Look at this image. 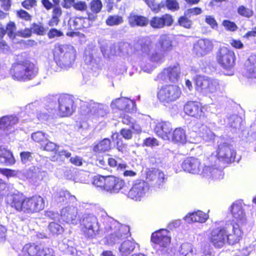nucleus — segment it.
I'll use <instances>...</instances> for the list:
<instances>
[{
  "mask_svg": "<svg viewBox=\"0 0 256 256\" xmlns=\"http://www.w3.org/2000/svg\"><path fill=\"white\" fill-rule=\"evenodd\" d=\"M7 202L16 212L24 214L39 212L45 207L44 198L36 194L27 197L22 192L14 193L9 196Z\"/></svg>",
  "mask_w": 256,
  "mask_h": 256,
  "instance_id": "f257e3e1",
  "label": "nucleus"
},
{
  "mask_svg": "<svg viewBox=\"0 0 256 256\" xmlns=\"http://www.w3.org/2000/svg\"><path fill=\"white\" fill-rule=\"evenodd\" d=\"M52 58L56 65L64 70L74 65L77 56L76 49L70 44L56 43L52 50Z\"/></svg>",
  "mask_w": 256,
  "mask_h": 256,
  "instance_id": "f03ea898",
  "label": "nucleus"
},
{
  "mask_svg": "<svg viewBox=\"0 0 256 256\" xmlns=\"http://www.w3.org/2000/svg\"><path fill=\"white\" fill-rule=\"evenodd\" d=\"M229 224L224 226H220L212 229L208 237L209 241L216 247L220 248L224 246L226 241L230 245H234L240 242L243 236L242 230L233 229L231 234H228V228Z\"/></svg>",
  "mask_w": 256,
  "mask_h": 256,
  "instance_id": "7ed1b4c3",
  "label": "nucleus"
},
{
  "mask_svg": "<svg viewBox=\"0 0 256 256\" xmlns=\"http://www.w3.org/2000/svg\"><path fill=\"white\" fill-rule=\"evenodd\" d=\"M36 65L27 58L18 60L12 64L10 70L12 78L16 80H31L38 73Z\"/></svg>",
  "mask_w": 256,
  "mask_h": 256,
  "instance_id": "20e7f679",
  "label": "nucleus"
},
{
  "mask_svg": "<svg viewBox=\"0 0 256 256\" xmlns=\"http://www.w3.org/2000/svg\"><path fill=\"white\" fill-rule=\"evenodd\" d=\"M216 60L218 64L226 70H233L236 65V56L234 52L226 47H220L216 52Z\"/></svg>",
  "mask_w": 256,
  "mask_h": 256,
  "instance_id": "39448f33",
  "label": "nucleus"
},
{
  "mask_svg": "<svg viewBox=\"0 0 256 256\" xmlns=\"http://www.w3.org/2000/svg\"><path fill=\"white\" fill-rule=\"evenodd\" d=\"M182 94L180 87L174 84L162 86L157 92V98L160 102L170 104L178 99Z\"/></svg>",
  "mask_w": 256,
  "mask_h": 256,
  "instance_id": "423d86ee",
  "label": "nucleus"
},
{
  "mask_svg": "<svg viewBox=\"0 0 256 256\" xmlns=\"http://www.w3.org/2000/svg\"><path fill=\"white\" fill-rule=\"evenodd\" d=\"M24 256H56L54 250L42 242L26 244L22 249Z\"/></svg>",
  "mask_w": 256,
  "mask_h": 256,
  "instance_id": "0eeeda50",
  "label": "nucleus"
},
{
  "mask_svg": "<svg viewBox=\"0 0 256 256\" xmlns=\"http://www.w3.org/2000/svg\"><path fill=\"white\" fill-rule=\"evenodd\" d=\"M81 232L86 238H96L100 228L97 218L94 214H86L82 220Z\"/></svg>",
  "mask_w": 256,
  "mask_h": 256,
  "instance_id": "6e6552de",
  "label": "nucleus"
},
{
  "mask_svg": "<svg viewBox=\"0 0 256 256\" xmlns=\"http://www.w3.org/2000/svg\"><path fill=\"white\" fill-rule=\"evenodd\" d=\"M58 114L60 118L69 117L76 110V104L72 96L68 94H62L58 98Z\"/></svg>",
  "mask_w": 256,
  "mask_h": 256,
  "instance_id": "1a4fd4ad",
  "label": "nucleus"
},
{
  "mask_svg": "<svg viewBox=\"0 0 256 256\" xmlns=\"http://www.w3.org/2000/svg\"><path fill=\"white\" fill-rule=\"evenodd\" d=\"M230 210L232 216V220L230 221V226L234 230H242L240 225L243 224L246 220L242 204L238 202H233L230 207Z\"/></svg>",
  "mask_w": 256,
  "mask_h": 256,
  "instance_id": "9d476101",
  "label": "nucleus"
},
{
  "mask_svg": "<svg viewBox=\"0 0 256 256\" xmlns=\"http://www.w3.org/2000/svg\"><path fill=\"white\" fill-rule=\"evenodd\" d=\"M181 68L178 63L165 68L156 76L155 80L160 82L165 81L166 78L169 81L178 82L180 77Z\"/></svg>",
  "mask_w": 256,
  "mask_h": 256,
  "instance_id": "9b49d317",
  "label": "nucleus"
},
{
  "mask_svg": "<svg viewBox=\"0 0 256 256\" xmlns=\"http://www.w3.org/2000/svg\"><path fill=\"white\" fill-rule=\"evenodd\" d=\"M216 156L220 161L230 164L234 161L236 152L231 144L223 142L218 146Z\"/></svg>",
  "mask_w": 256,
  "mask_h": 256,
  "instance_id": "f8f14e48",
  "label": "nucleus"
},
{
  "mask_svg": "<svg viewBox=\"0 0 256 256\" xmlns=\"http://www.w3.org/2000/svg\"><path fill=\"white\" fill-rule=\"evenodd\" d=\"M149 190L148 184L144 180H136L128 193V197L135 201H140Z\"/></svg>",
  "mask_w": 256,
  "mask_h": 256,
  "instance_id": "ddd939ff",
  "label": "nucleus"
},
{
  "mask_svg": "<svg viewBox=\"0 0 256 256\" xmlns=\"http://www.w3.org/2000/svg\"><path fill=\"white\" fill-rule=\"evenodd\" d=\"M110 106L113 110L130 112L136 108V104L135 102L130 98L120 97L113 100Z\"/></svg>",
  "mask_w": 256,
  "mask_h": 256,
  "instance_id": "4468645a",
  "label": "nucleus"
},
{
  "mask_svg": "<svg viewBox=\"0 0 256 256\" xmlns=\"http://www.w3.org/2000/svg\"><path fill=\"white\" fill-rule=\"evenodd\" d=\"M204 110L202 104L197 101H188L184 107L186 114L197 119L206 117Z\"/></svg>",
  "mask_w": 256,
  "mask_h": 256,
  "instance_id": "2eb2a0df",
  "label": "nucleus"
},
{
  "mask_svg": "<svg viewBox=\"0 0 256 256\" xmlns=\"http://www.w3.org/2000/svg\"><path fill=\"white\" fill-rule=\"evenodd\" d=\"M174 22V19L172 16L166 13L152 17L149 20L148 24L153 29L158 30L166 26H170L173 24Z\"/></svg>",
  "mask_w": 256,
  "mask_h": 256,
  "instance_id": "dca6fc26",
  "label": "nucleus"
},
{
  "mask_svg": "<svg viewBox=\"0 0 256 256\" xmlns=\"http://www.w3.org/2000/svg\"><path fill=\"white\" fill-rule=\"evenodd\" d=\"M214 49L212 40L208 38L198 40L194 45L192 52L198 57L204 56Z\"/></svg>",
  "mask_w": 256,
  "mask_h": 256,
  "instance_id": "f3484780",
  "label": "nucleus"
},
{
  "mask_svg": "<svg viewBox=\"0 0 256 256\" xmlns=\"http://www.w3.org/2000/svg\"><path fill=\"white\" fill-rule=\"evenodd\" d=\"M181 166L185 172L197 174L202 168V160L193 156L188 157L184 160Z\"/></svg>",
  "mask_w": 256,
  "mask_h": 256,
  "instance_id": "a211bd4d",
  "label": "nucleus"
},
{
  "mask_svg": "<svg viewBox=\"0 0 256 256\" xmlns=\"http://www.w3.org/2000/svg\"><path fill=\"white\" fill-rule=\"evenodd\" d=\"M106 191L110 193L117 194L126 186L124 180L112 175L108 176Z\"/></svg>",
  "mask_w": 256,
  "mask_h": 256,
  "instance_id": "6ab92c4d",
  "label": "nucleus"
},
{
  "mask_svg": "<svg viewBox=\"0 0 256 256\" xmlns=\"http://www.w3.org/2000/svg\"><path fill=\"white\" fill-rule=\"evenodd\" d=\"M146 179L154 186H160L166 182L167 177L162 172L154 169L147 172Z\"/></svg>",
  "mask_w": 256,
  "mask_h": 256,
  "instance_id": "aec40b11",
  "label": "nucleus"
},
{
  "mask_svg": "<svg viewBox=\"0 0 256 256\" xmlns=\"http://www.w3.org/2000/svg\"><path fill=\"white\" fill-rule=\"evenodd\" d=\"M156 50L163 53H166L173 50L172 40L168 34H162L155 44Z\"/></svg>",
  "mask_w": 256,
  "mask_h": 256,
  "instance_id": "412c9836",
  "label": "nucleus"
},
{
  "mask_svg": "<svg viewBox=\"0 0 256 256\" xmlns=\"http://www.w3.org/2000/svg\"><path fill=\"white\" fill-rule=\"evenodd\" d=\"M164 232H167V230H160L153 232L150 237L151 242L161 248H166L170 244V237L168 236Z\"/></svg>",
  "mask_w": 256,
  "mask_h": 256,
  "instance_id": "4be33fe9",
  "label": "nucleus"
},
{
  "mask_svg": "<svg viewBox=\"0 0 256 256\" xmlns=\"http://www.w3.org/2000/svg\"><path fill=\"white\" fill-rule=\"evenodd\" d=\"M94 20L90 16H75L72 20H70L72 22L70 26L74 30H82L90 28L92 26V22Z\"/></svg>",
  "mask_w": 256,
  "mask_h": 256,
  "instance_id": "5701e85b",
  "label": "nucleus"
},
{
  "mask_svg": "<svg viewBox=\"0 0 256 256\" xmlns=\"http://www.w3.org/2000/svg\"><path fill=\"white\" fill-rule=\"evenodd\" d=\"M172 125L167 121L158 122L154 128L156 134L164 140H170V136L172 130Z\"/></svg>",
  "mask_w": 256,
  "mask_h": 256,
  "instance_id": "b1692460",
  "label": "nucleus"
},
{
  "mask_svg": "<svg viewBox=\"0 0 256 256\" xmlns=\"http://www.w3.org/2000/svg\"><path fill=\"white\" fill-rule=\"evenodd\" d=\"M127 19L128 24L131 28L145 27L148 26L149 22L146 16L134 12H130Z\"/></svg>",
  "mask_w": 256,
  "mask_h": 256,
  "instance_id": "393cba45",
  "label": "nucleus"
},
{
  "mask_svg": "<svg viewBox=\"0 0 256 256\" xmlns=\"http://www.w3.org/2000/svg\"><path fill=\"white\" fill-rule=\"evenodd\" d=\"M54 8L52 10V16L48 21V24L50 26L53 27L58 24L60 18L62 14V10L60 6V0H52Z\"/></svg>",
  "mask_w": 256,
  "mask_h": 256,
  "instance_id": "a878e982",
  "label": "nucleus"
},
{
  "mask_svg": "<svg viewBox=\"0 0 256 256\" xmlns=\"http://www.w3.org/2000/svg\"><path fill=\"white\" fill-rule=\"evenodd\" d=\"M113 148L111 140L109 138H104L94 144L92 150L96 154L106 153Z\"/></svg>",
  "mask_w": 256,
  "mask_h": 256,
  "instance_id": "bb28decb",
  "label": "nucleus"
},
{
  "mask_svg": "<svg viewBox=\"0 0 256 256\" xmlns=\"http://www.w3.org/2000/svg\"><path fill=\"white\" fill-rule=\"evenodd\" d=\"M209 218L208 214L198 210L192 212L188 213L184 218V220L188 223L205 222Z\"/></svg>",
  "mask_w": 256,
  "mask_h": 256,
  "instance_id": "cd10ccee",
  "label": "nucleus"
},
{
  "mask_svg": "<svg viewBox=\"0 0 256 256\" xmlns=\"http://www.w3.org/2000/svg\"><path fill=\"white\" fill-rule=\"evenodd\" d=\"M16 160L12 152L7 148L0 146V164L12 166L15 164Z\"/></svg>",
  "mask_w": 256,
  "mask_h": 256,
  "instance_id": "c85d7f7f",
  "label": "nucleus"
},
{
  "mask_svg": "<svg viewBox=\"0 0 256 256\" xmlns=\"http://www.w3.org/2000/svg\"><path fill=\"white\" fill-rule=\"evenodd\" d=\"M102 6L101 0H92L88 4L90 10L86 12V15L95 20L98 17L97 14L102 11Z\"/></svg>",
  "mask_w": 256,
  "mask_h": 256,
  "instance_id": "c756f323",
  "label": "nucleus"
},
{
  "mask_svg": "<svg viewBox=\"0 0 256 256\" xmlns=\"http://www.w3.org/2000/svg\"><path fill=\"white\" fill-rule=\"evenodd\" d=\"M172 140L176 144H184L186 142V130L181 127L176 128L171 135Z\"/></svg>",
  "mask_w": 256,
  "mask_h": 256,
  "instance_id": "7c9ffc66",
  "label": "nucleus"
},
{
  "mask_svg": "<svg viewBox=\"0 0 256 256\" xmlns=\"http://www.w3.org/2000/svg\"><path fill=\"white\" fill-rule=\"evenodd\" d=\"M136 245L134 240H125L121 244L119 250L122 255L128 256L134 251Z\"/></svg>",
  "mask_w": 256,
  "mask_h": 256,
  "instance_id": "2f4dec72",
  "label": "nucleus"
},
{
  "mask_svg": "<svg viewBox=\"0 0 256 256\" xmlns=\"http://www.w3.org/2000/svg\"><path fill=\"white\" fill-rule=\"evenodd\" d=\"M209 80L210 78L205 76H196L194 79L196 90L205 92L208 84Z\"/></svg>",
  "mask_w": 256,
  "mask_h": 256,
  "instance_id": "473e14b6",
  "label": "nucleus"
},
{
  "mask_svg": "<svg viewBox=\"0 0 256 256\" xmlns=\"http://www.w3.org/2000/svg\"><path fill=\"white\" fill-rule=\"evenodd\" d=\"M18 118L13 116H5L0 118V128H8L18 122Z\"/></svg>",
  "mask_w": 256,
  "mask_h": 256,
  "instance_id": "72a5a7b5",
  "label": "nucleus"
},
{
  "mask_svg": "<svg viewBox=\"0 0 256 256\" xmlns=\"http://www.w3.org/2000/svg\"><path fill=\"white\" fill-rule=\"evenodd\" d=\"M122 122L124 124L130 126V128L137 134H140L142 132L140 126L134 122L133 119L128 115H124L122 118Z\"/></svg>",
  "mask_w": 256,
  "mask_h": 256,
  "instance_id": "f704fd0d",
  "label": "nucleus"
},
{
  "mask_svg": "<svg viewBox=\"0 0 256 256\" xmlns=\"http://www.w3.org/2000/svg\"><path fill=\"white\" fill-rule=\"evenodd\" d=\"M108 176H103L101 175L95 176L92 178V184L96 187L100 188L104 190H106L107 184V178Z\"/></svg>",
  "mask_w": 256,
  "mask_h": 256,
  "instance_id": "c9c22d12",
  "label": "nucleus"
},
{
  "mask_svg": "<svg viewBox=\"0 0 256 256\" xmlns=\"http://www.w3.org/2000/svg\"><path fill=\"white\" fill-rule=\"evenodd\" d=\"M161 6L162 9L166 8L172 12H175L180 9V4L177 0H162Z\"/></svg>",
  "mask_w": 256,
  "mask_h": 256,
  "instance_id": "e433bc0d",
  "label": "nucleus"
},
{
  "mask_svg": "<svg viewBox=\"0 0 256 256\" xmlns=\"http://www.w3.org/2000/svg\"><path fill=\"white\" fill-rule=\"evenodd\" d=\"M123 22V17L118 14L108 16L106 20V24L110 26H118L122 24Z\"/></svg>",
  "mask_w": 256,
  "mask_h": 256,
  "instance_id": "4c0bfd02",
  "label": "nucleus"
},
{
  "mask_svg": "<svg viewBox=\"0 0 256 256\" xmlns=\"http://www.w3.org/2000/svg\"><path fill=\"white\" fill-rule=\"evenodd\" d=\"M16 26L15 22L12 21H10L6 26L5 32L8 38L12 40H14L17 36V32H16Z\"/></svg>",
  "mask_w": 256,
  "mask_h": 256,
  "instance_id": "58836bf2",
  "label": "nucleus"
},
{
  "mask_svg": "<svg viewBox=\"0 0 256 256\" xmlns=\"http://www.w3.org/2000/svg\"><path fill=\"white\" fill-rule=\"evenodd\" d=\"M190 18L184 12L182 16H180L178 18V24L186 29L191 28L192 26V21L190 19Z\"/></svg>",
  "mask_w": 256,
  "mask_h": 256,
  "instance_id": "ea45409f",
  "label": "nucleus"
},
{
  "mask_svg": "<svg viewBox=\"0 0 256 256\" xmlns=\"http://www.w3.org/2000/svg\"><path fill=\"white\" fill-rule=\"evenodd\" d=\"M31 138L34 142L41 145L48 140V135L41 131H37L32 134Z\"/></svg>",
  "mask_w": 256,
  "mask_h": 256,
  "instance_id": "a19ab883",
  "label": "nucleus"
},
{
  "mask_svg": "<svg viewBox=\"0 0 256 256\" xmlns=\"http://www.w3.org/2000/svg\"><path fill=\"white\" fill-rule=\"evenodd\" d=\"M220 90V84L218 80L210 78L208 86L205 92L212 94Z\"/></svg>",
  "mask_w": 256,
  "mask_h": 256,
  "instance_id": "79ce46f5",
  "label": "nucleus"
},
{
  "mask_svg": "<svg viewBox=\"0 0 256 256\" xmlns=\"http://www.w3.org/2000/svg\"><path fill=\"white\" fill-rule=\"evenodd\" d=\"M114 136L116 149L118 151L123 152L126 150V144L124 142L122 139L120 137L118 132H114L112 134V138H113Z\"/></svg>",
  "mask_w": 256,
  "mask_h": 256,
  "instance_id": "37998d69",
  "label": "nucleus"
},
{
  "mask_svg": "<svg viewBox=\"0 0 256 256\" xmlns=\"http://www.w3.org/2000/svg\"><path fill=\"white\" fill-rule=\"evenodd\" d=\"M140 50L142 53L148 54L152 48V42L150 40L142 38L140 40Z\"/></svg>",
  "mask_w": 256,
  "mask_h": 256,
  "instance_id": "c03bdc74",
  "label": "nucleus"
},
{
  "mask_svg": "<svg viewBox=\"0 0 256 256\" xmlns=\"http://www.w3.org/2000/svg\"><path fill=\"white\" fill-rule=\"evenodd\" d=\"M237 12L242 16L250 18L254 14V11L252 8H248L243 5L238 8Z\"/></svg>",
  "mask_w": 256,
  "mask_h": 256,
  "instance_id": "a18cd8bd",
  "label": "nucleus"
},
{
  "mask_svg": "<svg viewBox=\"0 0 256 256\" xmlns=\"http://www.w3.org/2000/svg\"><path fill=\"white\" fill-rule=\"evenodd\" d=\"M144 2L154 13L158 14L161 11V2L159 4H157L156 0H144Z\"/></svg>",
  "mask_w": 256,
  "mask_h": 256,
  "instance_id": "49530a36",
  "label": "nucleus"
},
{
  "mask_svg": "<svg viewBox=\"0 0 256 256\" xmlns=\"http://www.w3.org/2000/svg\"><path fill=\"white\" fill-rule=\"evenodd\" d=\"M164 54L160 51H158L155 46L154 52L150 54L149 60L152 62H159L163 61Z\"/></svg>",
  "mask_w": 256,
  "mask_h": 256,
  "instance_id": "de8ad7c7",
  "label": "nucleus"
},
{
  "mask_svg": "<svg viewBox=\"0 0 256 256\" xmlns=\"http://www.w3.org/2000/svg\"><path fill=\"white\" fill-rule=\"evenodd\" d=\"M58 147V146L55 143L50 140H47L45 144H41L40 148L44 151L52 152L56 150Z\"/></svg>",
  "mask_w": 256,
  "mask_h": 256,
  "instance_id": "09e8293b",
  "label": "nucleus"
},
{
  "mask_svg": "<svg viewBox=\"0 0 256 256\" xmlns=\"http://www.w3.org/2000/svg\"><path fill=\"white\" fill-rule=\"evenodd\" d=\"M108 162L109 166L111 168H116L118 170H122L125 169L127 165L126 164H118L116 159L113 157H110L108 160Z\"/></svg>",
  "mask_w": 256,
  "mask_h": 256,
  "instance_id": "8fccbe9b",
  "label": "nucleus"
},
{
  "mask_svg": "<svg viewBox=\"0 0 256 256\" xmlns=\"http://www.w3.org/2000/svg\"><path fill=\"white\" fill-rule=\"evenodd\" d=\"M48 228L53 235H58L62 231V228L56 222H51L49 224Z\"/></svg>",
  "mask_w": 256,
  "mask_h": 256,
  "instance_id": "3c124183",
  "label": "nucleus"
},
{
  "mask_svg": "<svg viewBox=\"0 0 256 256\" xmlns=\"http://www.w3.org/2000/svg\"><path fill=\"white\" fill-rule=\"evenodd\" d=\"M222 26L226 30L230 32H236L238 29V26L234 22L228 20H223Z\"/></svg>",
  "mask_w": 256,
  "mask_h": 256,
  "instance_id": "603ef678",
  "label": "nucleus"
},
{
  "mask_svg": "<svg viewBox=\"0 0 256 256\" xmlns=\"http://www.w3.org/2000/svg\"><path fill=\"white\" fill-rule=\"evenodd\" d=\"M56 199L59 202H64L69 199L70 194L66 190H60L56 194Z\"/></svg>",
  "mask_w": 256,
  "mask_h": 256,
  "instance_id": "864d4df0",
  "label": "nucleus"
},
{
  "mask_svg": "<svg viewBox=\"0 0 256 256\" xmlns=\"http://www.w3.org/2000/svg\"><path fill=\"white\" fill-rule=\"evenodd\" d=\"M16 16L25 21H30L32 16L26 10L20 9L16 12Z\"/></svg>",
  "mask_w": 256,
  "mask_h": 256,
  "instance_id": "5fc2aeb1",
  "label": "nucleus"
},
{
  "mask_svg": "<svg viewBox=\"0 0 256 256\" xmlns=\"http://www.w3.org/2000/svg\"><path fill=\"white\" fill-rule=\"evenodd\" d=\"M73 8L77 11L84 12L88 11V4L85 1L78 0L75 2Z\"/></svg>",
  "mask_w": 256,
  "mask_h": 256,
  "instance_id": "6e6d98bb",
  "label": "nucleus"
},
{
  "mask_svg": "<svg viewBox=\"0 0 256 256\" xmlns=\"http://www.w3.org/2000/svg\"><path fill=\"white\" fill-rule=\"evenodd\" d=\"M205 22L209 25L213 30H217L218 28V23L214 16L208 15L205 18Z\"/></svg>",
  "mask_w": 256,
  "mask_h": 256,
  "instance_id": "4d7b16f0",
  "label": "nucleus"
},
{
  "mask_svg": "<svg viewBox=\"0 0 256 256\" xmlns=\"http://www.w3.org/2000/svg\"><path fill=\"white\" fill-rule=\"evenodd\" d=\"M21 5L24 9L30 10L37 6L36 0H24L21 2Z\"/></svg>",
  "mask_w": 256,
  "mask_h": 256,
  "instance_id": "13d9d810",
  "label": "nucleus"
},
{
  "mask_svg": "<svg viewBox=\"0 0 256 256\" xmlns=\"http://www.w3.org/2000/svg\"><path fill=\"white\" fill-rule=\"evenodd\" d=\"M159 144L158 140L154 138L148 137L144 140L142 146L148 147H154Z\"/></svg>",
  "mask_w": 256,
  "mask_h": 256,
  "instance_id": "bf43d9fd",
  "label": "nucleus"
},
{
  "mask_svg": "<svg viewBox=\"0 0 256 256\" xmlns=\"http://www.w3.org/2000/svg\"><path fill=\"white\" fill-rule=\"evenodd\" d=\"M32 28L33 32L38 35L43 36L46 32V28L40 24L33 23L32 24Z\"/></svg>",
  "mask_w": 256,
  "mask_h": 256,
  "instance_id": "052dcab7",
  "label": "nucleus"
},
{
  "mask_svg": "<svg viewBox=\"0 0 256 256\" xmlns=\"http://www.w3.org/2000/svg\"><path fill=\"white\" fill-rule=\"evenodd\" d=\"M132 130L131 128H122L120 131V134L126 140H130L132 138L133 136Z\"/></svg>",
  "mask_w": 256,
  "mask_h": 256,
  "instance_id": "680f3d73",
  "label": "nucleus"
},
{
  "mask_svg": "<svg viewBox=\"0 0 256 256\" xmlns=\"http://www.w3.org/2000/svg\"><path fill=\"white\" fill-rule=\"evenodd\" d=\"M47 35L49 38L52 39L56 37H61L64 36V34L60 30L56 28H52L48 31Z\"/></svg>",
  "mask_w": 256,
  "mask_h": 256,
  "instance_id": "e2e57ef3",
  "label": "nucleus"
},
{
  "mask_svg": "<svg viewBox=\"0 0 256 256\" xmlns=\"http://www.w3.org/2000/svg\"><path fill=\"white\" fill-rule=\"evenodd\" d=\"M202 9L199 7H194L186 10L184 12L189 17L194 16H197L202 13Z\"/></svg>",
  "mask_w": 256,
  "mask_h": 256,
  "instance_id": "0e129e2a",
  "label": "nucleus"
},
{
  "mask_svg": "<svg viewBox=\"0 0 256 256\" xmlns=\"http://www.w3.org/2000/svg\"><path fill=\"white\" fill-rule=\"evenodd\" d=\"M32 153L30 152H22L20 156V160L23 164H26L32 159Z\"/></svg>",
  "mask_w": 256,
  "mask_h": 256,
  "instance_id": "69168bd1",
  "label": "nucleus"
},
{
  "mask_svg": "<svg viewBox=\"0 0 256 256\" xmlns=\"http://www.w3.org/2000/svg\"><path fill=\"white\" fill-rule=\"evenodd\" d=\"M32 35V30L30 28H26L24 30H20L17 32V36L27 38L31 36Z\"/></svg>",
  "mask_w": 256,
  "mask_h": 256,
  "instance_id": "338daca9",
  "label": "nucleus"
},
{
  "mask_svg": "<svg viewBox=\"0 0 256 256\" xmlns=\"http://www.w3.org/2000/svg\"><path fill=\"white\" fill-rule=\"evenodd\" d=\"M110 236L111 238L114 240L121 239L124 236V234L120 228H116L114 232L110 234Z\"/></svg>",
  "mask_w": 256,
  "mask_h": 256,
  "instance_id": "774afa93",
  "label": "nucleus"
}]
</instances>
